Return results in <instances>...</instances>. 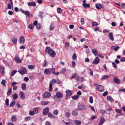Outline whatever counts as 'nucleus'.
Returning <instances> with one entry per match:
<instances>
[{
    "label": "nucleus",
    "instance_id": "obj_1",
    "mask_svg": "<svg viewBox=\"0 0 125 125\" xmlns=\"http://www.w3.org/2000/svg\"><path fill=\"white\" fill-rule=\"evenodd\" d=\"M45 52L46 53H48L52 57H54L56 55L55 52L49 47H47L45 50Z\"/></svg>",
    "mask_w": 125,
    "mask_h": 125
},
{
    "label": "nucleus",
    "instance_id": "obj_2",
    "mask_svg": "<svg viewBox=\"0 0 125 125\" xmlns=\"http://www.w3.org/2000/svg\"><path fill=\"white\" fill-rule=\"evenodd\" d=\"M94 85L96 87V89L99 91L102 92L104 91V88L102 85L98 84L96 83H94Z\"/></svg>",
    "mask_w": 125,
    "mask_h": 125
},
{
    "label": "nucleus",
    "instance_id": "obj_3",
    "mask_svg": "<svg viewBox=\"0 0 125 125\" xmlns=\"http://www.w3.org/2000/svg\"><path fill=\"white\" fill-rule=\"evenodd\" d=\"M18 72L22 75L23 74H27V73L26 68L23 67H21L20 69L19 70Z\"/></svg>",
    "mask_w": 125,
    "mask_h": 125
},
{
    "label": "nucleus",
    "instance_id": "obj_4",
    "mask_svg": "<svg viewBox=\"0 0 125 125\" xmlns=\"http://www.w3.org/2000/svg\"><path fill=\"white\" fill-rule=\"evenodd\" d=\"M51 94L50 93L46 92H45L42 95L43 97L44 98H47L50 96Z\"/></svg>",
    "mask_w": 125,
    "mask_h": 125
},
{
    "label": "nucleus",
    "instance_id": "obj_5",
    "mask_svg": "<svg viewBox=\"0 0 125 125\" xmlns=\"http://www.w3.org/2000/svg\"><path fill=\"white\" fill-rule=\"evenodd\" d=\"M49 111V108L48 107H46L44 108L43 110L42 115H46Z\"/></svg>",
    "mask_w": 125,
    "mask_h": 125
},
{
    "label": "nucleus",
    "instance_id": "obj_6",
    "mask_svg": "<svg viewBox=\"0 0 125 125\" xmlns=\"http://www.w3.org/2000/svg\"><path fill=\"white\" fill-rule=\"evenodd\" d=\"M63 96V94L59 92H57L56 93V96H54V98L56 97L57 98H61Z\"/></svg>",
    "mask_w": 125,
    "mask_h": 125
},
{
    "label": "nucleus",
    "instance_id": "obj_7",
    "mask_svg": "<svg viewBox=\"0 0 125 125\" xmlns=\"http://www.w3.org/2000/svg\"><path fill=\"white\" fill-rule=\"evenodd\" d=\"M79 108L80 109L83 110H86V106L81 104L79 105Z\"/></svg>",
    "mask_w": 125,
    "mask_h": 125
},
{
    "label": "nucleus",
    "instance_id": "obj_8",
    "mask_svg": "<svg viewBox=\"0 0 125 125\" xmlns=\"http://www.w3.org/2000/svg\"><path fill=\"white\" fill-rule=\"evenodd\" d=\"M20 11L26 15H27L29 17V16L30 14L29 11H25L24 10L22 9H20Z\"/></svg>",
    "mask_w": 125,
    "mask_h": 125
},
{
    "label": "nucleus",
    "instance_id": "obj_9",
    "mask_svg": "<svg viewBox=\"0 0 125 125\" xmlns=\"http://www.w3.org/2000/svg\"><path fill=\"white\" fill-rule=\"evenodd\" d=\"M19 42L20 43L23 44L25 42V38L24 36H21L19 40Z\"/></svg>",
    "mask_w": 125,
    "mask_h": 125
},
{
    "label": "nucleus",
    "instance_id": "obj_10",
    "mask_svg": "<svg viewBox=\"0 0 125 125\" xmlns=\"http://www.w3.org/2000/svg\"><path fill=\"white\" fill-rule=\"evenodd\" d=\"M44 73L46 75H49L51 73V71L49 69H45L44 71Z\"/></svg>",
    "mask_w": 125,
    "mask_h": 125
},
{
    "label": "nucleus",
    "instance_id": "obj_11",
    "mask_svg": "<svg viewBox=\"0 0 125 125\" xmlns=\"http://www.w3.org/2000/svg\"><path fill=\"white\" fill-rule=\"evenodd\" d=\"M19 96L20 98L22 100H24L25 98V94L24 93L22 92L21 91L19 93Z\"/></svg>",
    "mask_w": 125,
    "mask_h": 125
},
{
    "label": "nucleus",
    "instance_id": "obj_12",
    "mask_svg": "<svg viewBox=\"0 0 125 125\" xmlns=\"http://www.w3.org/2000/svg\"><path fill=\"white\" fill-rule=\"evenodd\" d=\"M66 97H69L72 95V91L70 90H68L66 91Z\"/></svg>",
    "mask_w": 125,
    "mask_h": 125
},
{
    "label": "nucleus",
    "instance_id": "obj_13",
    "mask_svg": "<svg viewBox=\"0 0 125 125\" xmlns=\"http://www.w3.org/2000/svg\"><path fill=\"white\" fill-rule=\"evenodd\" d=\"M105 119L103 117H102L100 119V122L98 125H102L105 122Z\"/></svg>",
    "mask_w": 125,
    "mask_h": 125
},
{
    "label": "nucleus",
    "instance_id": "obj_14",
    "mask_svg": "<svg viewBox=\"0 0 125 125\" xmlns=\"http://www.w3.org/2000/svg\"><path fill=\"white\" fill-rule=\"evenodd\" d=\"M95 7L98 9H100L101 8H103L104 6L98 3L96 4Z\"/></svg>",
    "mask_w": 125,
    "mask_h": 125
},
{
    "label": "nucleus",
    "instance_id": "obj_15",
    "mask_svg": "<svg viewBox=\"0 0 125 125\" xmlns=\"http://www.w3.org/2000/svg\"><path fill=\"white\" fill-rule=\"evenodd\" d=\"M99 59L98 57H96L93 62V63L94 64H97L99 62Z\"/></svg>",
    "mask_w": 125,
    "mask_h": 125
},
{
    "label": "nucleus",
    "instance_id": "obj_16",
    "mask_svg": "<svg viewBox=\"0 0 125 125\" xmlns=\"http://www.w3.org/2000/svg\"><path fill=\"white\" fill-rule=\"evenodd\" d=\"M113 80L114 82L117 84H119L120 82V80L118 79L116 77L114 78Z\"/></svg>",
    "mask_w": 125,
    "mask_h": 125
},
{
    "label": "nucleus",
    "instance_id": "obj_17",
    "mask_svg": "<svg viewBox=\"0 0 125 125\" xmlns=\"http://www.w3.org/2000/svg\"><path fill=\"white\" fill-rule=\"evenodd\" d=\"M15 60L17 63L21 62V60L20 59L18 56H16L15 57Z\"/></svg>",
    "mask_w": 125,
    "mask_h": 125
},
{
    "label": "nucleus",
    "instance_id": "obj_18",
    "mask_svg": "<svg viewBox=\"0 0 125 125\" xmlns=\"http://www.w3.org/2000/svg\"><path fill=\"white\" fill-rule=\"evenodd\" d=\"M28 5L29 6H36V3L34 2H29L28 3Z\"/></svg>",
    "mask_w": 125,
    "mask_h": 125
},
{
    "label": "nucleus",
    "instance_id": "obj_19",
    "mask_svg": "<svg viewBox=\"0 0 125 125\" xmlns=\"http://www.w3.org/2000/svg\"><path fill=\"white\" fill-rule=\"evenodd\" d=\"M72 115L73 116H77L78 114V112L75 110H73L72 111Z\"/></svg>",
    "mask_w": 125,
    "mask_h": 125
},
{
    "label": "nucleus",
    "instance_id": "obj_20",
    "mask_svg": "<svg viewBox=\"0 0 125 125\" xmlns=\"http://www.w3.org/2000/svg\"><path fill=\"white\" fill-rule=\"evenodd\" d=\"M109 36L111 41H114V39L112 33L110 32L109 33Z\"/></svg>",
    "mask_w": 125,
    "mask_h": 125
},
{
    "label": "nucleus",
    "instance_id": "obj_21",
    "mask_svg": "<svg viewBox=\"0 0 125 125\" xmlns=\"http://www.w3.org/2000/svg\"><path fill=\"white\" fill-rule=\"evenodd\" d=\"M17 118L15 115H13L11 117V120L12 122H15L16 121Z\"/></svg>",
    "mask_w": 125,
    "mask_h": 125
},
{
    "label": "nucleus",
    "instance_id": "obj_22",
    "mask_svg": "<svg viewBox=\"0 0 125 125\" xmlns=\"http://www.w3.org/2000/svg\"><path fill=\"white\" fill-rule=\"evenodd\" d=\"M56 82V81L55 79H53L50 82L49 84H51L52 85L54 84Z\"/></svg>",
    "mask_w": 125,
    "mask_h": 125
},
{
    "label": "nucleus",
    "instance_id": "obj_23",
    "mask_svg": "<svg viewBox=\"0 0 125 125\" xmlns=\"http://www.w3.org/2000/svg\"><path fill=\"white\" fill-rule=\"evenodd\" d=\"M21 88L23 90H25L26 88V85L25 83H22L21 84Z\"/></svg>",
    "mask_w": 125,
    "mask_h": 125
},
{
    "label": "nucleus",
    "instance_id": "obj_24",
    "mask_svg": "<svg viewBox=\"0 0 125 125\" xmlns=\"http://www.w3.org/2000/svg\"><path fill=\"white\" fill-rule=\"evenodd\" d=\"M18 94L16 93L12 95L13 99L14 100L18 98Z\"/></svg>",
    "mask_w": 125,
    "mask_h": 125
},
{
    "label": "nucleus",
    "instance_id": "obj_25",
    "mask_svg": "<svg viewBox=\"0 0 125 125\" xmlns=\"http://www.w3.org/2000/svg\"><path fill=\"white\" fill-rule=\"evenodd\" d=\"M4 67L1 66L0 68V71L1 73L3 75L4 74Z\"/></svg>",
    "mask_w": 125,
    "mask_h": 125
},
{
    "label": "nucleus",
    "instance_id": "obj_26",
    "mask_svg": "<svg viewBox=\"0 0 125 125\" xmlns=\"http://www.w3.org/2000/svg\"><path fill=\"white\" fill-rule=\"evenodd\" d=\"M92 52L93 54H94L95 56L97 55L98 53L97 51L94 49H92Z\"/></svg>",
    "mask_w": 125,
    "mask_h": 125
},
{
    "label": "nucleus",
    "instance_id": "obj_27",
    "mask_svg": "<svg viewBox=\"0 0 125 125\" xmlns=\"http://www.w3.org/2000/svg\"><path fill=\"white\" fill-rule=\"evenodd\" d=\"M48 116L50 118H52L53 119L55 118V116L53 115L51 113L49 112L48 114Z\"/></svg>",
    "mask_w": 125,
    "mask_h": 125
},
{
    "label": "nucleus",
    "instance_id": "obj_28",
    "mask_svg": "<svg viewBox=\"0 0 125 125\" xmlns=\"http://www.w3.org/2000/svg\"><path fill=\"white\" fill-rule=\"evenodd\" d=\"M12 42L14 44H16L17 41V39L15 37H13L12 39Z\"/></svg>",
    "mask_w": 125,
    "mask_h": 125
},
{
    "label": "nucleus",
    "instance_id": "obj_29",
    "mask_svg": "<svg viewBox=\"0 0 125 125\" xmlns=\"http://www.w3.org/2000/svg\"><path fill=\"white\" fill-rule=\"evenodd\" d=\"M74 122L75 124L76 125H80L81 124V122L80 121L78 120H75Z\"/></svg>",
    "mask_w": 125,
    "mask_h": 125
},
{
    "label": "nucleus",
    "instance_id": "obj_30",
    "mask_svg": "<svg viewBox=\"0 0 125 125\" xmlns=\"http://www.w3.org/2000/svg\"><path fill=\"white\" fill-rule=\"evenodd\" d=\"M83 6L85 8H89L90 7V5L89 4L87 3H84L83 4Z\"/></svg>",
    "mask_w": 125,
    "mask_h": 125
},
{
    "label": "nucleus",
    "instance_id": "obj_31",
    "mask_svg": "<svg viewBox=\"0 0 125 125\" xmlns=\"http://www.w3.org/2000/svg\"><path fill=\"white\" fill-rule=\"evenodd\" d=\"M107 98L108 100L110 101L111 102H113L114 101V100L110 96H107Z\"/></svg>",
    "mask_w": 125,
    "mask_h": 125
},
{
    "label": "nucleus",
    "instance_id": "obj_32",
    "mask_svg": "<svg viewBox=\"0 0 125 125\" xmlns=\"http://www.w3.org/2000/svg\"><path fill=\"white\" fill-rule=\"evenodd\" d=\"M110 77L109 75H104L102 76L101 78V80L104 79L108 78Z\"/></svg>",
    "mask_w": 125,
    "mask_h": 125
},
{
    "label": "nucleus",
    "instance_id": "obj_33",
    "mask_svg": "<svg viewBox=\"0 0 125 125\" xmlns=\"http://www.w3.org/2000/svg\"><path fill=\"white\" fill-rule=\"evenodd\" d=\"M35 67V66L34 65H28V68L30 69H33Z\"/></svg>",
    "mask_w": 125,
    "mask_h": 125
},
{
    "label": "nucleus",
    "instance_id": "obj_34",
    "mask_svg": "<svg viewBox=\"0 0 125 125\" xmlns=\"http://www.w3.org/2000/svg\"><path fill=\"white\" fill-rule=\"evenodd\" d=\"M33 27L34 25L32 24H30L28 26V28L31 30L33 28Z\"/></svg>",
    "mask_w": 125,
    "mask_h": 125
},
{
    "label": "nucleus",
    "instance_id": "obj_35",
    "mask_svg": "<svg viewBox=\"0 0 125 125\" xmlns=\"http://www.w3.org/2000/svg\"><path fill=\"white\" fill-rule=\"evenodd\" d=\"M77 81H79V82H81L83 80V78L82 77H78L77 79Z\"/></svg>",
    "mask_w": 125,
    "mask_h": 125
},
{
    "label": "nucleus",
    "instance_id": "obj_36",
    "mask_svg": "<svg viewBox=\"0 0 125 125\" xmlns=\"http://www.w3.org/2000/svg\"><path fill=\"white\" fill-rule=\"evenodd\" d=\"M17 72V71L16 70H13L11 73V76H13Z\"/></svg>",
    "mask_w": 125,
    "mask_h": 125
},
{
    "label": "nucleus",
    "instance_id": "obj_37",
    "mask_svg": "<svg viewBox=\"0 0 125 125\" xmlns=\"http://www.w3.org/2000/svg\"><path fill=\"white\" fill-rule=\"evenodd\" d=\"M15 101H13L10 104V107H13L15 104Z\"/></svg>",
    "mask_w": 125,
    "mask_h": 125
},
{
    "label": "nucleus",
    "instance_id": "obj_38",
    "mask_svg": "<svg viewBox=\"0 0 125 125\" xmlns=\"http://www.w3.org/2000/svg\"><path fill=\"white\" fill-rule=\"evenodd\" d=\"M54 25L51 24L50 26V30H54Z\"/></svg>",
    "mask_w": 125,
    "mask_h": 125
},
{
    "label": "nucleus",
    "instance_id": "obj_39",
    "mask_svg": "<svg viewBox=\"0 0 125 125\" xmlns=\"http://www.w3.org/2000/svg\"><path fill=\"white\" fill-rule=\"evenodd\" d=\"M66 72V69L65 68H62V69H61L60 71V73H65Z\"/></svg>",
    "mask_w": 125,
    "mask_h": 125
},
{
    "label": "nucleus",
    "instance_id": "obj_40",
    "mask_svg": "<svg viewBox=\"0 0 125 125\" xmlns=\"http://www.w3.org/2000/svg\"><path fill=\"white\" fill-rule=\"evenodd\" d=\"M11 93V88H10L9 89L8 92L7 93V95L9 96L10 95Z\"/></svg>",
    "mask_w": 125,
    "mask_h": 125
},
{
    "label": "nucleus",
    "instance_id": "obj_41",
    "mask_svg": "<svg viewBox=\"0 0 125 125\" xmlns=\"http://www.w3.org/2000/svg\"><path fill=\"white\" fill-rule=\"evenodd\" d=\"M33 111L34 114H37L38 112V109L37 108H34Z\"/></svg>",
    "mask_w": 125,
    "mask_h": 125
},
{
    "label": "nucleus",
    "instance_id": "obj_42",
    "mask_svg": "<svg viewBox=\"0 0 125 125\" xmlns=\"http://www.w3.org/2000/svg\"><path fill=\"white\" fill-rule=\"evenodd\" d=\"M92 25L93 26H95L98 25V23L94 21L92 22Z\"/></svg>",
    "mask_w": 125,
    "mask_h": 125
},
{
    "label": "nucleus",
    "instance_id": "obj_43",
    "mask_svg": "<svg viewBox=\"0 0 125 125\" xmlns=\"http://www.w3.org/2000/svg\"><path fill=\"white\" fill-rule=\"evenodd\" d=\"M78 76L77 75L76 73H74L71 77V78H77Z\"/></svg>",
    "mask_w": 125,
    "mask_h": 125
},
{
    "label": "nucleus",
    "instance_id": "obj_44",
    "mask_svg": "<svg viewBox=\"0 0 125 125\" xmlns=\"http://www.w3.org/2000/svg\"><path fill=\"white\" fill-rule=\"evenodd\" d=\"M79 97V96L77 95H76L72 97L74 100H77L78 99Z\"/></svg>",
    "mask_w": 125,
    "mask_h": 125
},
{
    "label": "nucleus",
    "instance_id": "obj_45",
    "mask_svg": "<svg viewBox=\"0 0 125 125\" xmlns=\"http://www.w3.org/2000/svg\"><path fill=\"white\" fill-rule=\"evenodd\" d=\"M76 55L75 53H74L73 55L72 58L73 59V60H75L76 59Z\"/></svg>",
    "mask_w": 125,
    "mask_h": 125
},
{
    "label": "nucleus",
    "instance_id": "obj_46",
    "mask_svg": "<svg viewBox=\"0 0 125 125\" xmlns=\"http://www.w3.org/2000/svg\"><path fill=\"white\" fill-rule=\"evenodd\" d=\"M49 103V102L47 101H42V105H46L47 104Z\"/></svg>",
    "mask_w": 125,
    "mask_h": 125
},
{
    "label": "nucleus",
    "instance_id": "obj_47",
    "mask_svg": "<svg viewBox=\"0 0 125 125\" xmlns=\"http://www.w3.org/2000/svg\"><path fill=\"white\" fill-rule=\"evenodd\" d=\"M62 11V9L60 8H58L57 9V11L58 13H61Z\"/></svg>",
    "mask_w": 125,
    "mask_h": 125
},
{
    "label": "nucleus",
    "instance_id": "obj_48",
    "mask_svg": "<svg viewBox=\"0 0 125 125\" xmlns=\"http://www.w3.org/2000/svg\"><path fill=\"white\" fill-rule=\"evenodd\" d=\"M52 85L51 84H49V91H52Z\"/></svg>",
    "mask_w": 125,
    "mask_h": 125
},
{
    "label": "nucleus",
    "instance_id": "obj_49",
    "mask_svg": "<svg viewBox=\"0 0 125 125\" xmlns=\"http://www.w3.org/2000/svg\"><path fill=\"white\" fill-rule=\"evenodd\" d=\"M30 118H31L30 116H26V117L25 118V121H27L30 120Z\"/></svg>",
    "mask_w": 125,
    "mask_h": 125
},
{
    "label": "nucleus",
    "instance_id": "obj_50",
    "mask_svg": "<svg viewBox=\"0 0 125 125\" xmlns=\"http://www.w3.org/2000/svg\"><path fill=\"white\" fill-rule=\"evenodd\" d=\"M52 73V74H55V69L54 68H52L51 69Z\"/></svg>",
    "mask_w": 125,
    "mask_h": 125
},
{
    "label": "nucleus",
    "instance_id": "obj_51",
    "mask_svg": "<svg viewBox=\"0 0 125 125\" xmlns=\"http://www.w3.org/2000/svg\"><path fill=\"white\" fill-rule=\"evenodd\" d=\"M89 101L91 103H93V100L92 97L91 96L89 97Z\"/></svg>",
    "mask_w": 125,
    "mask_h": 125
},
{
    "label": "nucleus",
    "instance_id": "obj_52",
    "mask_svg": "<svg viewBox=\"0 0 125 125\" xmlns=\"http://www.w3.org/2000/svg\"><path fill=\"white\" fill-rule=\"evenodd\" d=\"M66 115L67 117H70L71 115L69 112H67L66 113Z\"/></svg>",
    "mask_w": 125,
    "mask_h": 125
},
{
    "label": "nucleus",
    "instance_id": "obj_53",
    "mask_svg": "<svg viewBox=\"0 0 125 125\" xmlns=\"http://www.w3.org/2000/svg\"><path fill=\"white\" fill-rule=\"evenodd\" d=\"M9 100L8 99H7L5 101V103L7 106H8L9 105Z\"/></svg>",
    "mask_w": 125,
    "mask_h": 125
},
{
    "label": "nucleus",
    "instance_id": "obj_54",
    "mask_svg": "<svg viewBox=\"0 0 125 125\" xmlns=\"http://www.w3.org/2000/svg\"><path fill=\"white\" fill-rule=\"evenodd\" d=\"M81 22L82 24H84V19L83 18H82L81 19Z\"/></svg>",
    "mask_w": 125,
    "mask_h": 125
},
{
    "label": "nucleus",
    "instance_id": "obj_55",
    "mask_svg": "<svg viewBox=\"0 0 125 125\" xmlns=\"http://www.w3.org/2000/svg\"><path fill=\"white\" fill-rule=\"evenodd\" d=\"M41 27V26L40 25V23H38L37 25L36 28L38 30H39L40 29Z\"/></svg>",
    "mask_w": 125,
    "mask_h": 125
},
{
    "label": "nucleus",
    "instance_id": "obj_56",
    "mask_svg": "<svg viewBox=\"0 0 125 125\" xmlns=\"http://www.w3.org/2000/svg\"><path fill=\"white\" fill-rule=\"evenodd\" d=\"M58 111L57 110H54L53 112V114L55 115H57L58 114Z\"/></svg>",
    "mask_w": 125,
    "mask_h": 125
},
{
    "label": "nucleus",
    "instance_id": "obj_57",
    "mask_svg": "<svg viewBox=\"0 0 125 125\" xmlns=\"http://www.w3.org/2000/svg\"><path fill=\"white\" fill-rule=\"evenodd\" d=\"M6 82V81L5 80H2L1 82V84L4 86L6 85L5 83Z\"/></svg>",
    "mask_w": 125,
    "mask_h": 125
},
{
    "label": "nucleus",
    "instance_id": "obj_58",
    "mask_svg": "<svg viewBox=\"0 0 125 125\" xmlns=\"http://www.w3.org/2000/svg\"><path fill=\"white\" fill-rule=\"evenodd\" d=\"M89 107L91 108L92 110H93L94 112H95V110L93 106H92L91 105H89Z\"/></svg>",
    "mask_w": 125,
    "mask_h": 125
},
{
    "label": "nucleus",
    "instance_id": "obj_59",
    "mask_svg": "<svg viewBox=\"0 0 125 125\" xmlns=\"http://www.w3.org/2000/svg\"><path fill=\"white\" fill-rule=\"evenodd\" d=\"M112 64L114 67L116 69H117V67L115 63V62H113Z\"/></svg>",
    "mask_w": 125,
    "mask_h": 125
},
{
    "label": "nucleus",
    "instance_id": "obj_60",
    "mask_svg": "<svg viewBox=\"0 0 125 125\" xmlns=\"http://www.w3.org/2000/svg\"><path fill=\"white\" fill-rule=\"evenodd\" d=\"M108 93L107 91L105 92L102 95L103 96H105L108 94Z\"/></svg>",
    "mask_w": 125,
    "mask_h": 125
},
{
    "label": "nucleus",
    "instance_id": "obj_61",
    "mask_svg": "<svg viewBox=\"0 0 125 125\" xmlns=\"http://www.w3.org/2000/svg\"><path fill=\"white\" fill-rule=\"evenodd\" d=\"M29 114L30 115H32L34 114V113L33 111H29Z\"/></svg>",
    "mask_w": 125,
    "mask_h": 125
},
{
    "label": "nucleus",
    "instance_id": "obj_62",
    "mask_svg": "<svg viewBox=\"0 0 125 125\" xmlns=\"http://www.w3.org/2000/svg\"><path fill=\"white\" fill-rule=\"evenodd\" d=\"M115 111L116 112L118 113H121V110L119 109H116Z\"/></svg>",
    "mask_w": 125,
    "mask_h": 125
},
{
    "label": "nucleus",
    "instance_id": "obj_63",
    "mask_svg": "<svg viewBox=\"0 0 125 125\" xmlns=\"http://www.w3.org/2000/svg\"><path fill=\"white\" fill-rule=\"evenodd\" d=\"M17 86L15 85L13 86V90L16 91L17 90Z\"/></svg>",
    "mask_w": 125,
    "mask_h": 125
},
{
    "label": "nucleus",
    "instance_id": "obj_64",
    "mask_svg": "<svg viewBox=\"0 0 125 125\" xmlns=\"http://www.w3.org/2000/svg\"><path fill=\"white\" fill-rule=\"evenodd\" d=\"M46 125H51L49 121H47L45 123Z\"/></svg>",
    "mask_w": 125,
    "mask_h": 125
}]
</instances>
